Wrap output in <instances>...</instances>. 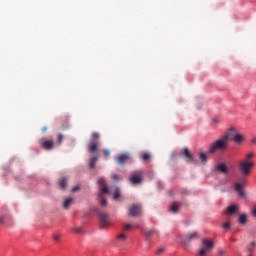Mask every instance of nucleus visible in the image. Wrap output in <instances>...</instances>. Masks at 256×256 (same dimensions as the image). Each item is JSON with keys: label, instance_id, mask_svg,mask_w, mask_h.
I'll return each instance as SVG.
<instances>
[{"label": "nucleus", "instance_id": "0eeeda50", "mask_svg": "<svg viewBox=\"0 0 256 256\" xmlns=\"http://www.w3.org/2000/svg\"><path fill=\"white\" fill-rule=\"evenodd\" d=\"M199 239V233L197 232H189L186 235L183 236L182 238V245H184L185 249L189 247L191 244V241H195Z\"/></svg>", "mask_w": 256, "mask_h": 256}, {"label": "nucleus", "instance_id": "ea45409f", "mask_svg": "<svg viewBox=\"0 0 256 256\" xmlns=\"http://www.w3.org/2000/svg\"><path fill=\"white\" fill-rule=\"evenodd\" d=\"M255 245H256L255 242H252V243H251V246H252V247H255Z\"/></svg>", "mask_w": 256, "mask_h": 256}, {"label": "nucleus", "instance_id": "ddd939ff", "mask_svg": "<svg viewBox=\"0 0 256 256\" xmlns=\"http://www.w3.org/2000/svg\"><path fill=\"white\" fill-rule=\"evenodd\" d=\"M182 155L187 159L188 163H193V161H195L193 154H191L188 148H184L182 150Z\"/></svg>", "mask_w": 256, "mask_h": 256}, {"label": "nucleus", "instance_id": "72a5a7b5", "mask_svg": "<svg viewBox=\"0 0 256 256\" xmlns=\"http://www.w3.org/2000/svg\"><path fill=\"white\" fill-rule=\"evenodd\" d=\"M133 228V225L132 224H126V225H124V230L125 231H129L130 229H132Z\"/></svg>", "mask_w": 256, "mask_h": 256}, {"label": "nucleus", "instance_id": "1a4fd4ad", "mask_svg": "<svg viewBox=\"0 0 256 256\" xmlns=\"http://www.w3.org/2000/svg\"><path fill=\"white\" fill-rule=\"evenodd\" d=\"M237 133V128H229L222 137L225 139L226 143H229V141H233Z\"/></svg>", "mask_w": 256, "mask_h": 256}, {"label": "nucleus", "instance_id": "7ed1b4c3", "mask_svg": "<svg viewBox=\"0 0 256 256\" xmlns=\"http://www.w3.org/2000/svg\"><path fill=\"white\" fill-rule=\"evenodd\" d=\"M98 185L100 187V192L98 194V197L101 200L100 201L101 206L105 207V205H107V199H105V197L103 195L109 194V187H107V182L103 178H100L98 180Z\"/></svg>", "mask_w": 256, "mask_h": 256}, {"label": "nucleus", "instance_id": "c756f323", "mask_svg": "<svg viewBox=\"0 0 256 256\" xmlns=\"http://www.w3.org/2000/svg\"><path fill=\"white\" fill-rule=\"evenodd\" d=\"M111 178L114 180V181H121V176H119L118 174H113L111 176Z\"/></svg>", "mask_w": 256, "mask_h": 256}, {"label": "nucleus", "instance_id": "4c0bfd02", "mask_svg": "<svg viewBox=\"0 0 256 256\" xmlns=\"http://www.w3.org/2000/svg\"><path fill=\"white\" fill-rule=\"evenodd\" d=\"M224 254H225V250H223V249L218 250V255L219 256H223Z\"/></svg>", "mask_w": 256, "mask_h": 256}, {"label": "nucleus", "instance_id": "f8f14e48", "mask_svg": "<svg viewBox=\"0 0 256 256\" xmlns=\"http://www.w3.org/2000/svg\"><path fill=\"white\" fill-rule=\"evenodd\" d=\"M232 141L235 143V145H243V143H245V136L237 132Z\"/></svg>", "mask_w": 256, "mask_h": 256}, {"label": "nucleus", "instance_id": "c85d7f7f", "mask_svg": "<svg viewBox=\"0 0 256 256\" xmlns=\"http://www.w3.org/2000/svg\"><path fill=\"white\" fill-rule=\"evenodd\" d=\"M219 123H221V120L219 118H213L212 119V127H216V125H219Z\"/></svg>", "mask_w": 256, "mask_h": 256}, {"label": "nucleus", "instance_id": "a211bd4d", "mask_svg": "<svg viewBox=\"0 0 256 256\" xmlns=\"http://www.w3.org/2000/svg\"><path fill=\"white\" fill-rule=\"evenodd\" d=\"M54 145L53 140H46L42 143L43 149H46L47 151L53 149Z\"/></svg>", "mask_w": 256, "mask_h": 256}, {"label": "nucleus", "instance_id": "f704fd0d", "mask_svg": "<svg viewBox=\"0 0 256 256\" xmlns=\"http://www.w3.org/2000/svg\"><path fill=\"white\" fill-rule=\"evenodd\" d=\"M53 239H54V241H60L61 240V235L60 234H54Z\"/></svg>", "mask_w": 256, "mask_h": 256}, {"label": "nucleus", "instance_id": "c9c22d12", "mask_svg": "<svg viewBox=\"0 0 256 256\" xmlns=\"http://www.w3.org/2000/svg\"><path fill=\"white\" fill-rule=\"evenodd\" d=\"M62 142H63V134H58V143H59V145H61Z\"/></svg>", "mask_w": 256, "mask_h": 256}, {"label": "nucleus", "instance_id": "cd10ccee", "mask_svg": "<svg viewBox=\"0 0 256 256\" xmlns=\"http://www.w3.org/2000/svg\"><path fill=\"white\" fill-rule=\"evenodd\" d=\"M116 239H118L119 241H127V235H125V234H118L116 236Z\"/></svg>", "mask_w": 256, "mask_h": 256}, {"label": "nucleus", "instance_id": "412c9836", "mask_svg": "<svg viewBox=\"0 0 256 256\" xmlns=\"http://www.w3.org/2000/svg\"><path fill=\"white\" fill-rule=\"evenodd\" d=\"M99 161V156H94L90 159L89 167L90 169H95V164Z\"/></svg>", "mask_w": 256, "mask_h": 256}, {"label": "nucleus", "instance_id": "39448f33", "mask_svg": "<svg viewBox=\"0 0 256 256\" xmlns=\"http://www.w3.org/2000/svg\"><path fill=\"white\" fill-rule=\"evenodd\" d=\"M101 136L98 132H93L91 134L90 142L87 145V150L89 153L95 154L97 151H99V138Z\"/></svg>", "mask_w": 256, "mask_h": 256}, {"label": "nucleus", "instance_id": "aec40b11", "mask_svg": "<svg viewBox=\"0 0 256 256\" xmlns=\"http://www.w3.org/2000/svg\"><path fill=\"white\" fill-rule=\"evenodd\" d=\"M226 213L228 215H234V213H237V205H230L226 209Z\"/></svg>", "mask_w": 256, "mask_h": 256}, {"label": "nucleus", "instance_id": "5701e85b", "mask_svg": "<svg viewBox=\"0 0 256 256\" xmlns=\"http://www.w3.org/2000/svg\"><path fill=\"white\" fill-rule=\"evenodd\" d=\"M71 203H73V198H67L63 203V208L69 209L71 207Z\"/></svg>", "mask_w": 256, "mask_h": 256}, {"label": "nucleus", "instance_id": "a878e982", "mask_svg": "<svg viewBox=\"0 0 256 256\" xmlns=\"http://www.w3.org/2000/svg\"><path fill=\"white\" fill-rule=\"evenodd\" d=\"M141 159L142 161H149V159H151V154L145 152L141 154Z\"/></svg>", "mask_w": 256, "mask_h": 256}, {"label": "nucleus", "instance_id": "6e6552de", "mask_svg": "<svg viewBox=\"0 0 256 256\" xmlns=\"http://www.w3.org/2000/svg\"><path fill=\"white\" fill-rule=\"evenodd\" d=\"M96 213L100 218L101 227L102 228L109 227V225H110L109 214L107 212H103L101 210H96Z\"/></svg>", "mask_w": 256, "mask_h": 256}, {"label": "nucleus", "instance_id": "b1692460", "mask_svg": "<svg viewBox=\"0 0 256 256\" xmlns=\"http://www.w3.org/2000/svg\"><path fill=\"white\" fill-rule=\"evenodd\" d=\"M199 159H200L201 163H203V165H205V163H207V154H205V152H200Z\"/></svg>", "mask_w": 256, "mask_h": 256}, {"label": "nucleus", "instance_id": "2eb2a0df", "mask_svg": "<svg viewBox=\"0 0 256 256\" xmlns=\"http://www.w3.org/2000/svg\"><path fill=\"white\" fill-rule=\"evenodd\" d=\"M216 171H218V173H223L224 175H227V173H229V168L227 167V165H225V163H220L216 165Z\"/></svg>", "mask_w": 256, "mask_h": 256}, {"label": "nucleus", "instance_id": "9b49d317", "mask_svg": "<svg viewBox=\"0 0 256 256\" xmlns=\"http://www.w3.org/2000/svg\"><path fill=\"white\" fill-rule=\"evenodd\" d=\"M153 237H159V232L157 230L151 229L145 232V238L147 241H151Z\"/></svg>", "mask_w": 256, "mask_h": 256}, {"label": "nucleus", "instance_id": "dca6fc26", "mask_svg": "<svg viewBox=\"0 0 256 256\" xmlns=\"http://www.w3.org/2000/svg\"><path fill=\"white\" fill-rule=\"evenodd\" d=\"M11 221H12L11 216L5 215L0 217L1 225H6L7 227H9V225H11Z\"/></svg>", "mask_w": 256, "mask_h": 256}, {"label": "nucleus", "instance_id": "bb28decb", "mask_svg": "<svg viewBox=\"0 0 256 256\" xmlns=\"http://www.w3.org/2000/svg\"><path fill=\"white\" fill-rule=\"evenodd\" d=\"M72 231H73L74 233H78V235H81V234L83 233V228L74 226V227L72 228Z\"/></svg>", "mask_w": 256, "mask_h": 256}, {"label": "nucleus", "instance_id": "f03ea898", "mask_svg": "<svg viewBox=\"0 0 256 256\" xmlns=\"http://www.w3.org/2000/svg\"><path fill=\"white\" fill-rule=\"evenodd\" d=\"M212 249H215V243L209 238L201 240V246L197 251V256H206Z\"/></svg>", "mask_w": 256, "mask_h": 256}, {"label": "nucleus", "instance_id": "6ab92c4d", "mask_svg": "<svg viewBox=\"0 0 256 256\" xmlns=\"http://www.w3.org/2000/svg\"><path fill=\"white\" fill-rule=\"evenodd\" d=\"M59 188L62 189V191H65L67 189V179L65 177H62L58 181Z\"/></svg>", "mask_w": 256, "mask_h": 256}, {"label": "nucleus", "instance_id": "79ce46f5", "mask_svg": "<svg viewBox=\"0 0 256 256\" xmlns=\"http://www.w3.org/2000/svg\"><path fill=\"white\" fill-rule=\"evenodd\" d=\"M250 256H252V255H250Z\"/></svg>", "mask_w": 256, "mask_h": 256}, {"label": "nucleus", "instance_id": "2f4dec72", "mask_svg": "<svg viewBox=\"0 0 256 256\" xmlns=\"http://www.w3.org/2000/svg\"><path fill=\"white\" fill-rule=\"evenodd\" d=\"M103 153H104V157H105L106 159H109V156L111 155V152L106 149V150L103 151Z\"/></svg>", "mask_w": 256, "mask_h": 256}, {"label": "nucleus", "instance_id": "58836bf2", "mask_svg": "<svg viewBox=\"0 0 256 256\" xmlns=\"http://www.w3.org/2000/svg\"><path fill=\"white\" fill-rule=\"evenodd\" d=\"M251 143H252L253 145H256V138H252V139H251Z\"/></svg>", "mask_w": 256, "mask_h": 256}, {"label": "nucleus", "instance_id": "a19ab883", "mask_svg": "<svg viewBox=\"0 0 256 256\" xmlns=\"http://www.w3.org/2000/svg\"><path fill=\"white\" fill-rule=\"evenodd\" d=\"M42 131H47V128H43Z\"/></svg>", "mask_w": 256, "mask_h": 256}, {"label": "nucleus", "instance_id": "473e14b6", "mask_svg": "<svg viewBox=\"0 0 256 256\" xmlns=\"http://www.w3.org/2000/svg\"><path fill=\"white\" fill-rule=\"evenodd\" d=\"M223 229H226L228 230L230 227H231V223L230 222H225L223 225H222Z\"/></svg>", "mask_w": 256, "mask_h": 256}, {"label": "nucleus", "instance_id": "4468645a", "mask_svg": "<svg viewBox=\"0 0 256 256\" xmlns=\"http://www.w3.org/2000/svg\"><path fill=\"white\" fill-rule=\"evenodd\" d=\"M129 159H131V157L129 156V154L124 153V154H120L116 157V161L117 163H119L120 165H123V163H125L126 161H129Z\"/></svg>", "mask_w": 256, "mask_h": 256}, {"label": "nucleus", "instance_id": "4be33fe9", "mask_svg": "<svg viewBox=\"0 0 256 256\" xmlns=\"http://www.w3.org/2000/svg\"><path fill=\"white\" fill-rule=\"evenodd\" d=\"M238 223L240 225H247V215L246 214H241L238 218Z\"/></svg>", "mask_w": 256, "mask_h": 256}, {"label": "nucleus", "instance_id": "f257e3e1", "mask_svg": "<svg viewBox=\"0 0 256 256\" xmlns=\"http://www.w3.org/2000/svg\"><path fill=\"white\" fill-rule=\"evenodd\" d=\"M255 152L250 151L244 155V159L237 164V169L242 176L238 182H235L234 189L239 197H245V187H247V179L251 177L253 169H255Z\"/></svg>", "mask_w": 256, "mask_h": 256}, {"label": "nucleus", "instance_id": "20e7f679", "mask_svg": "<svg viewBox=\"0 0 256 256\" xmlns=\"http://www.w3.org/2000/svg\"><path fill=\"white\" fill-rule=\"evenodd\" d=\"M228 142L223 138V136L212 143L209 147L208 153L213 155L217 151H225L227 149Z\"/></svg>", "mask_w": 256, "mask_h": 256}, {"label": "nucleus", "instance_id": "e433bc0d", "mask_svg": "<svg viewBox=\"0 0 256 256\" xmlns=\"http://www.w3.org/2000/svg\"><path fill=\"white\" fill-rule=\"evenodd\" d=\"M77 191H79V186H74L72 188V193H77Z\"/></svg>", "mask_w": 256, "mask_h": 256}, {"label": "nucleus", "instance_id": "393cba45", "mask_svg": "<svg viewBox=\"0 0 256 256\" xmlns=\"http://www.w3.org/2000/svg\"><path fill=\"white\" fill-rule=\"evenodd\" d=\"M121 197V192L119 190V187H115L113 199L114 201H117Z\"/></svg>", "mask_w": 256, "mask_h": 256}, {"label": "nucleus", "instance_id": "f3484780", "mask_svg": "<svg viewBox=\"0 0 256 256\" xmlns=\"http://www.w3.org/2000/svg\"><path fill=\"white\" fill-rule=\"evenodd\" d=\"M170 211L171 213H177L178 211H181V203L174 202L170 205Z\"/></svg>", "mask_w": 256, "mask_h": 256}, {"label": "nucleus", "instance_id": "7c9ffc66", "mask_svg": "<svg viewBox=\"0 0 256 256\" xmlns=\"http://www.w3.org/2000/svg\"><path fill=\"white\" fill-rule=\"evenodd\" d=\"M156 253H157V255H162V253H165V248L164 247L158 248Z\"/></svg>", "mask_w": 256, "mask_h": 256}, {"label": "nucleus", "instance_id": "423d86ee", "mask_svg": "<svg viewBox=\"0 0 256 256\" xmlns=\"http://www.w3.org/2000/svg\"><path fill=\"white\" fill-rule=\"evenodd\" d=\"M129 181L132 185H141L143 183V171L137 170L130 173Z\"/></svg>", "mask_w": 256, "mask_h": 256}, {"label": "nucleus", "instance_id": "9d476101", "mask_svg": "<svg viewBox=\"0 0 256 256\" xmlns=\"http://www.w3.org/2000/svg\"><path fill=\"white\" fill-rule=\"evenodd\" d=\"M139 215H141V205L133 204L129 208V216L130 217H139Z\"/></svg>", "mask_w": 256, "mask_h": 256}]
</instances>
